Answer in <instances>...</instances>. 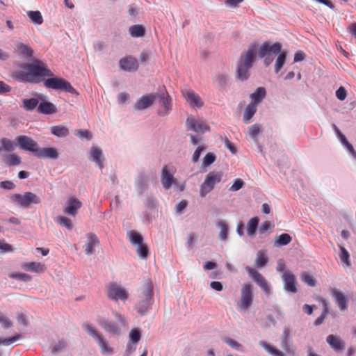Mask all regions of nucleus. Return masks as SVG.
<instances>
[{"instance_id":"14","label":"nucleus","mask_w":356,"mask_h":356,"mask_svg":"<svg viewBox=\"0 0 356 356\" xmlns=\"http://www.w3.org/2000/svg\"><path fill=\"white\" fill-rule=\"evenodd\" d=\"M119 65L121 70L127 72H135L139 67L137 59L131 56L121 58L119 61Z\"/></svg>"},{"instance_id":"2","label":"nucleus","mask_w":356,"mask_h":356,"mask_svg":"<svg viewBox=\"0 0 356 356\" xmlns=\"http://www.w3.org/2000/svg\"><path fill=\"white\" fill-rule=\"evenodd\" d=\"M258 47L256 43H251L248 50L241 54L238 63L236 77L241 80H247L250 76L249 70L252 67V63L254 61Z\"/></svg>"},{"instance_id":"26","label":"nucleus","mask_w":356,"mask_h":356,"mask_svg":"<svg viewBox=\"0 0 356 356\" xmlns=\"http://www.w3.org/2000/svg\"><path fill=\"white\" fill-rule=\"evenodd\" d=\"M99 325L107 332L113 334H120L119 327L114 323L108 319H102L99 322Z\"/></svg>"},{"instance_id":"9","label":"nucleus","mask_w":356,"mask_h":356,"mask_svg":"<svg viewBox=\"0 0 356 356\" xmlns=\"http://www.w3.org/2000/svg\"><path fill=\"white\" fill-rule=\"evenodd\" d=\"M15 141L20 149L31 152L36 154L38 149V143L31 138L27 136H19L16 137Z\"/></svg>"},{"instance_id":"52","label":"nucleus","mask_w":356,"mask_h":356,"mask_svg":"<svg viewBox=\"0 0 356 356\" xmlns=\"http://www.w3.org/2000/svg\"><path fill=\"white\" fill-rule=\"evenodd\" d=\"M281 346L286 353L294 355V350L291 348L289 345V339H282Z\"/></svg>"},{"instance_id":"36","label":"nucleus","mask_w":356,"mask_h":356,"mask_svg":"<svg viewBox=\"0 0 356 356\" xmlns=\"http://www.w3.org/2000/svg\"><path fill=\"white\" fill-rule=\"evenodd\" d=\"M268 261L267 257L264 250H259L257 254L255 265L257 268L264 267Z\"/></svg>"},{"instance_id":"5","label":"nucleus","mask_w":356,"mask_h":356,"mask_svg":"<svg viewBox=\"0 0 356 356\" xmlns=\"http://www.w3.org/2000/svg\"><path fill=\"white\" fill-rule=\"evenodd\" d=\"M222 177L221 172L212 171L209 172L200 186V195L205 197L214 188L215 185L220 183Z\"/></svg>"},{"instance_id":"31","label":"nucleus","mask_w":356,"mask_h":356,"mask_svg":"<svg viewBox=\"0 0 356 356\" xmlns=\"http://www.w3.org/2000/svg\"><path fill=\"white\" fill-rule=\"evenodd\" d=\"M51 133L59 138L65 137L69 134V129L65 126H54L51 128Z\"/></svg>"},{"instance_id":"55","label":"nucleus","mask_w":356,"mask_h":356,"mask_svg":"<svg viewBox=\"0 0 356 356\" xmlns=\"http://www.w3.org/2000/svg\"><path fill=\"white\" fill-rule=\"evenodd\" d=\"M244 186V181L241 179H236L234 184L230 187V191H236L241 189Z\"/></svg>"},{"instance_id":"45","label":"nucleus","mask_w":356,"mask_h":356,"mask_svg":"<svg viewBox=\"0 0 356 356\" xmlns=\"http://www.w3.org/2000/svg\"><path fill=\"white\" fill-rule=\"evenodd\" d=\"M56 222L62 227L67 228L70 230L72 229V223L71 220L65 216H58L56 219Z\"/></svg>"},{"instance_id":"59","label":"nucleus","mask_w":356,"mask_h":356,"mask_svg":"<svg viewBox=\"0 0 356 356\" xmlns=\"http://www.w3.org/2000/svg\"><path fill=\"white\" fill-rule=\"evenodd\" d=\"M113 314L120 325L125 326L127 325L126 319L123 315L116 312H113Z\"/></svg>"},{"instance_id":"17","label":"nucleus","mask_w":356,"mask_h":356,"mask_svg":"<svg viewBox=\"0 0 356 356\" xmlns=\"http://www.w3.org/2000/svg\"><path fill=\"white\" fill-rule=\"evenodd\" d=\"M82 207V203L75 197L68 199L63 212L69 216L74 217L79 209Z\"/></svg>"},{"instance_id":"15","label":"nucleus","mask_w":356,"mask_h":356,"mask_svg":"<svg viewBox=\"0 0 356 356\" xmlns=\"http://www.w3.org/2000/svg\"><path fill=\"white\" fill-rule=\"evenodd\" d=\"M183 96L192 108H201L204 103L200 95L193 90H187L182 92Z\"/></svg>"},{"instance_id":"16","label":"nucleus","mask_w":356,"mask_h":356,"mask_svg":"<svg viewBox=\"0 0 356 356\" xmlns=\"http://www.w3.org/2000/svg\"><path fill=\"white\" fill-rule=\"evenodd\" d=\"M284 289L289 292L296 293V280L295 275L289 270L284 271L282 275Z\"/></svg>"},{"instance_id":"32","label":"nucleus","mask_w":356,"mask_h":356,"mask_svg":"<svg viewBox=\"0 0 356 356\" xmlns=\"http://www.w3.org/2000/svg\"><path fill=\"white\" fill-rule=\"evenodd\" d=\"M27 16L34 24L40 25L43 23V17L40 11H29L27 12Z\"/></svg>"},{"instance_id":"19","label":"nucleus","mask_w":356,"mask_h":356,"mask_svg":"<svg viewBox=\"0 0 356 356\" xmlns=\"http://www.w3.org/2000/svg\"><path fill=\"white\" fill-rule=\"evenodd\" d=\"M157 95L156 94H148L140 97L135 104V108L137 110H144L149 108L156 100Z\"/></svg>"},{"instance_id":"39","label":"nucleus","mask_w":356,"mask_h":356,"mask_svg":"<svg viewBox=\"0 0 356 356\" xmlns=\"http://www.w3.org/2000/svg\"><path fill=\"white\" fill-rule=\"evenodd\" d=\"M5 163L10 166L18 165L21 163V158L15 154H10L6 157Z\"/></svg>"},{"instance_id":"8","label":"nucleus","mask_w":356,"mask_h":356,"mask_svg":"<svg viewBox=\"0 0 356 356\" xmlns=\"http://www.w3.org/2000/svg\"><path fill=\"white\" fill-rule=\"evenodd\" d=\"M12 201L17 203L22 207H29L31 204L40 203V197L31 192H26L24 194H14L10 197Z\"/></svg>"},{"instance_id":"11","label":"nucleus","mask_w":356,"mask_h":356,"mask_svg":"<svg viewBox=\"0 0 356 356\" xmlns=\"http://www.w3.org/2000/svg\"><path fill=\"white\" fill-rule=\"evenodd\" d=\"M246 270L264 292L268 296L270 293V288L266 279L259 272L250 267H246Z\"/></svg>"},{"instance_id":"10","label":"nucleus","mask_w":356,"mask_h":356,"mask_svg":"<svg viewBox=\"0 0 356 356\" xmlns=\"http://www.w3.org/2000/svg\"><path fill=\"white\" fill-rule=\"evenodd\" d=\"M143 298L145 299V306L139 309V313L142 315L147 312L153 303V284L150 281L147 282L144 285Z\"/></svg>"},{"instance_id":"50","label":"nucleus","mask_w":356,"mask_h":356,"mask_svg":"<svg viewBox=\"0 0 356 356\" xmlns=\"http://www.w3.org/2000/svg\"><path fill=\"white\" fill-rule=\"evenodd\" d=\"M129 337H130L131 341L134 343H136L138 342L140 339V331L138 330L137 329L131 330L130 333H129Z\"/></svg>"},{"instance_id":"46","label":"nucleus","mask_w":356,"mask_h":356,"mask_svg":"<svg viewBox=\"0 0 356 356\" xmlns=\"http://www.w3.org/2000/svg\"><path fill=\"white\" fill-rule=\"evenodd\" d=\"M9 277L24 282H28L31 280V277L29 275L23 273H13L10 274Z\"/></svg>"},{"instance_id":"6","label":"nucleus","mask_w":356,"mask_h":356,"mask_svg":"<svg viewBox=\"0 0 356 356\" xmlns=\"http://www.w3.org/2000/svg\"><path fill=\"white\" fill-rule=\"evenodd\" d=\"M106 295L110 300L122 302L127 300L129 293L127 290L116 282L110 283L106 287Z\"/></svg>"},{"instance_id":"40","label":"nucleus","mask_w":356,"mask_h":356,"mask_svg":"<svg viewBox=\"0 0 356 356\" xmlns=\"http://www.w3.org/2000/svg\"><path fill=\"white\" fill-rule=\"evenodd\" d=\"M259 219L257 217L251 218L247 224V232L248 235L252 236L255 234L258 227Z\"/></svg>"},{"instance_id":"24","label":"nucleus","mask_w":356,"mask_h":356,"mask_svg":"<svg viewBox=\"0 0 356 356\" xmlns=\"http://www.w3.org/2000/svg\"><path fill=\"white\" fill-rule=\"evenodd\" d=\"M161 183L165 189L170 188L174 183L172 174L169 172L168 165H164L161 172Z\"/></svg>"},{"instance_id":"27","label":"nucleus","mask_w":356,"mask_h":356,"mask_svg":"<svg viewBox=\"0 0 356 356\" xmlns=\"http://www.w3.org/2000/svg\"><path fill=\"white\" fill-rule=\"evenodd\" d=\"M38 111L42 114L49 115L55 113L57 110L56 107L52 103L43 102L38 105Z\"/></svg>"},{"instance_id":"51","label":"nucleus","mask_w":356,"mask_h":356,"mask_svg":"<svg viewBox=\"0 0 356 356\" xmlns=\"http://www.w3.org/2000/svg\"><path fill=\"white\" fill-rule=\"evenodd\" d=\"M225 341L229 344L232 348L240 350L243 351V348L241 344L238 343L236 341L232 339H226Z\"/></svg>"},{"instance_id":"41","label":"nucleus","mask_w":356,"mask_h":356,"mask_svg":"<svg viewBox=\"0 0 356 356\" xmlns=\"http://www.w3.org/2000/svg\"><path fill=\"white\" fill-rule=\"evenodd\" d=\"M260 344L268 353H269L273 356H284V354L282 351L266 342H261Z\"/></svg>"},{"instance_id":"1","label":"nucleus","mask_w":356,"mask_h":356,"mask_svg":"<svg viewBox=\"0 0 356 356\" xmlns=\"http://www.w3.org/2000/svg\"><path fill=\"white\" fill-rule=\"evenodd\" d=\"M23 68L24 70L14 74L15 79L18 81L36 83L40 81L42 77L48 76L50 78L44 82L47 88L78 95L76 90L67 81L62 78L51 77L54 75L53 73L42 61L35 60L32 63L25 65Z\"/></svg>"},{"instance_id":"29","label":"nucleus","mask_w":356,"mask_h":356,"mask_svg":"<svg viewBox=\"0 0 356 356\" xmlns=\"http://www.w3.org/2000/svg\"><path fill=\"white\" fill-rule=\"evenodd\" d=\"M91 158L90 159L95 162L98 166L102 169L103 168L102 165V150L98 147H92L90 151Z\"/></svg>"},{"instance_id":"56","label":"nucleus","mask_w":356,"mask_h":356,"mask_svg":"<svg viewBox=\"0 0 356 356\" xmlns=\"http://www.w3.org/2000/svg\"><path fill=\"white\" fill-rule=\"evenodd\" d=\"M347 96V92L346 89L341 86L337 91H336V97L338 99L343 101L346 98Z\"/></svg>"},{"instance_id":"12","label":"nucleus","mask_w":356,"mask_h":356,"mask_svg":"<svg viewBox=\"0 0 356 356\" xmlns=\"http://www.w3.org/2000/svg\"><path fill=\"white\" fill-rule=\"evenodd\" d=\"M246 270L264 292L268 296L270 293V288L266 279L259 272L250 267H246Z\"/></svg>"},{"instance_id":"47","label":"nucleus","mask_w":356,"mask_h":356,"mask_svg":"<svg viewBox=\"0 0 356 356\" xmlns=\"http://www.w3.org/2000/svg\"><path fill=\"white\" fill-rule=\"evenodd\" d=\"M17 48H18V50L24 55L26 56H31L33 53V51L32 50V49L24 44H22V43H20L18 46H17Z\"/></svg>"},{"instance_id":"64","label":"nucleus","mask_w":356,"mask_h":356,"mask_svg":"<svg viewBox=\"0 0 356 356\" xmlns=\"http://www.w3.org/2000/svg\"><path fill=\"white\" fill-rule=\"evenodd\" d=\"M305 54L302 51H298L294 55V62H300L305 59Z\"/></svg>"},{"instance_id":"35","label":"nucleus","mask_w":356,"mask_h":356,"mask_svg":"<svg viewBox=\"0 0 356 356\" xmlns=\"http://www.w3.org/2000/svg\"><path fill=\"white\" fill-rule=\"evenodd\" d=\"M130 35L134 38L142 37L145 34V29L142 25H134L129 29Z\"/></svg>"},{"instance_id":"60","label":"nucleus","mask_w":356,"mask_h":356,"mask_svg":"<svg viewBox=\"0 0 356 356\" xmlns=\"http://www.w3.org/2000/svg\"><path fill=\"white\" fill-rule=\"evenodd\" d=\"M77 136L81 138H86L88 140H90L92 138L90 132L88 130H79Z\"/></svg>"},{"instance_id":"13","label":"nucleus","mask_w":356,"mask_h":356,"mask_svg":"<svg viewBox=\"0 0 356 356\" xmlns=\"http://www.w3.org/2000/svg\"><path fill=\"white\" fill-rule=\"evenodd\" d=\"M186 126L188 129L197 133H204L209 131V127L203 121L197 120L193 117H188L186 120Z\"/></svg>"},{"instance_id":"38","label":"nucleus","mask_w":356,"mask_h":356,"mask_svg":"<svg viewBox=\"0 0 356 356\" xmlns=\"http://www.w3.org/2000/svg\"><path fill=\"white\" fill-rule=\"evenodd\" d=\"M2 149L6 152H11L15 150L16 145L14 142L7 138H2L0 140Z\"/></svg>"},{"instance_id":"20","label":"nucleus","mask_w":356,"mask_h":356,"mask_svg":"<svg viewBox=\"0 0 356 356\" xmlns=\"http://www.w3.org/2000/svg\"><path fill=\"white\" fill-rule=\"evenodd\" d=\"M331 296L341 310H345L347 309V298L341 291L336 288L332 289L331 291Z\"/></svg>"},{"instance_id":"28","label":"nucleus","mask_w":356,"mask_h":356,"mask_svg":"<svg viewBox=\"0 0 356 356\" xmlns=\"http://www.w3.org/2000/svg\"><path fill=\"white\" fill-rule=\"evenodd\" d=\"M266 94V89L263 87L258 88L254 92L251 94L250 98L252 102L250 103H254V105L261 102V100L265 97Z\"/></svg>"},{"instance_id":"49","label":"nucleus","mask_w":356,"mask_h":356,"mask_svg":"<svg viewBox=\"0 0 356 356\" xmlns=\"http://www.w3.org/2000/svg\"><path fill=\"white\" fill-rule=\"evenodd\" d=\"M216 160V156L214 154L211 153H208L205 155V156L203 159L202 165L204 167H207L212 164Z\"/></svg>"},{"instance_id":"21","label":"nucleus","mask_w":356,"mask_h":356,"mask_svg":"<svg viewBox=\"0 0 356 356\" xmlns=\"http://www.w3.org/2000/svg\"><path fill=\"white\" fill-rule=\"evenodd\" d=\"M35 156L40 159L49 158L56 159L58 157V153L54 147L40 148L38 147Z\"/></svg>"},{"instance_id":"4","label":"nucleus","mask_w":356,"mask_h":356,"mask_svg":"<svg viewBox=\"0 0 356 356\" xmlns=\"http://www.w3.org/2000/svg\"><path fill=\"white\" fill-rule=\"evenodd\" d=\"M83 329L97 341L102 355H110L113 353V348L109 345L108 341L102 334L98 332L92 325L88 324L83 325Z\"/></svg>"},{"instance_id":"62","label":"nucleus","mask_w":356,"mask_h":356,"mask_svg":"<svg viewBox=\"0 0 356 356\" xmlns=\"http://www.w3.org/2000/svg\"><path fill=\"white\" fill-rule=\"evenodd\" d=\"M203 150H204V147H202V146H199L197 147V149L195 151L193 156V161L194 163H196L199 161L200 156Z\"/></svg>"},{"instance_id":"34","label":"nucleus","mask_w":356,"mask_h":356,"mask_svg":"<svg viewBox=\"0 0 356 356\" xmlns=\"http://www.w3.org/2000/svg\"><path fill=\"white\" fill-rule=\"evenodd\" d=\"M38 100L35 98L24 99L22 100V107L24 110L31 111L36 108Z\"/></svg>"},{"instance_id":"18","label":"nucleus","mask_w":356,"mask_h":356,"mask_svg":"<svg viewBox=\"0 0 356 356\" xmlns=\"http://www.w3.org/2000/svg\"><path fill=\"white\" fill-rule=\"evenodd\" d=\"M156 95L159 98L162 106V109L159 111V113L161 115H165L171 110L172 99L167 92H163Z\"/></svg>"},{"instance_id":"42","label":"nucleus","mask_w":356,"mask_h":356,"mask_svg":"<svg viewBox=\"0 0 356 356\" xmlns=\"http://www.w3.org/2000/svg\"><path fill=\"white\" fill-rule=\"evenodd\" d=\"M301 280L310 286H314L316 284V279L307 272H304L300 276Z\"/></svg>"},{"instance_id":"37","label":"nucleus","mask_w":356,"mask_h":356,"mask_svg":"<svg viewBox=\"0 0 356 356\" xmlns=\"http://www.w3.org/2000/svg\"><path fill=\"white\" fill-rule=\"evenodd\" d=\"M292 238L288 234H282L278 236L275 241V246H284L289 244L291 241Z\"/></svg>"},{"instance_id":"48","label":"nucleus","mask_w":356,"mask_h":356,"mask_svg":"<svg viewBox=\"0 0 356 356\" xmlns=\"http://www.w3.org/2000/svg\"><path fill=\"white\" fill-rule=\"evenodd\" d=\"M22 336L19 334L8 339H0V345L9 346L11 343L15 342L18 339H21Z\"/></svg>"},{"instance_id":"7","label":"nucleus","mask_w":356,"mask_h":356,"mask_svg":"<svg viewBox=\"0 0 356 356\" xmlns=\"http://www.w3.org/2000/svg\"><path fill=\"white\" fill-rule=\"evenodd\" d=\"M253 302L252 286L250 283H244L241 289L240 310H247Z\"/></svg>"},{"instance_id":"61","label":"nucleus","mask_w":356,"mask_h":356,"mask_svg":"<svg viewBox=\"0 0 356 356\" xmlns=\"http://www.w3.org/2000/svg\"><path fill=\"white\" fill-rule=\"evenodd\" d=\"M0 186L4 189L11 190L15 187V185L13 181L7 180L1 181Z\"/></svg>"},{"instance_id":"57","label":"nucleus","mask_w":356,"mask_h":356,"mask_svg":"<svg viewBox=\"0 0 356 356\" xmlns=\"http://www.w3.org/2000/svg\"><path fill=\"white\" fill-rule=\"evenodd\" d=\"M216 82L220 86H224L227 83V76L225 74H218L215 77Z\"/></svg>"},{"instance_id":"25","label":"nucleus","mask_w":356,"mask_h":356,"mask_svg":"<svg viewBox=\"0 0 356 356\" xmlns=\"http://www.w3.org/2000/svg\"><path fill=\"white\" fill-rule=\"evenodd\" d=\"M22 268L26 271L40 273L45 270V265L40 262H28L22 264Z\"/></svg>"},{"instance_id":"33","label":"nucleus","mask_w":356,"mask_h":356,"mask_svg":"<svg viewBox=\"0 0 356 356\" xmlns=\"http://www.w3.org/2000/svg\"><path fill=\"white\" fill-rule=\"evenodd\" d=\"M216 225L220 229L219 238L222 241L227 240L228 236V226L226 222L220 220L216 222Z\"/></svg>"},{"instance_id":"23","label":"nucleus","mask_w":356,"mask_h":356,"mask_svg":"<svg viewBox=\"0 0 356 356\" xmlns=\"http://www.w3.org/2000/svg\"><path fill=\"white\" fill-rule=\"evenodd\" d=\"M99 243L97 236L93 233L87 235V243L85 245V252L88 255L94 252V248Z\"/></svg>"},{"instance_id":"3","label":"nucleus","mask_w":356,"mask_h":356,"mask_svg":"<svg viewBox=\"0 0 356 356\" xmlns=\"http://www.w3.org/2000/svg\"><path fill=\"white\" fill-rule=\"evenodd\" d=\"M282 45L279 42H275L270 44L268 42H264L258 49V56L259 58H264L267 54L273 53L275 54H279L275 64V72H279L282 68L286 58L285 52H281Z\"/></svg>"},{"instance_id":"58","label":"nucleus","mask_w":356,"mask_h":356,"mask_svg":"<svg viewBox=\"0 0 356 356\" xmlns=\"http://www.w3.org/2000/svg\"><path fill=\"white\" fill-rule=\"evenodd\" d=\"M0 250L4 252H9L13 251L11 245L6 243L3 240H0Z\"/></svg>"},{"instance_id":"54","label":"nucleus","mask_w":356,"mask_h":356,"mask_svg":"<svg viewBox=\"0 0 356 356\" xmlns=\"http://www.w3.org/2000/svg\"><path fill=\"white\" fill-rule=\"evenodd\" d=\"M260 131L259 125L254 124L249 127L248 133L252 138H256Z\"/></svg>"},{"instance_id":"53","label":"nucleus","mask_w":356,"mask_h":356,"mask_svg":"<svg viewBox=\"0 0 356 356\" xmlns=\"http://www.w3.org/2000/svg\"><path fill=\"white\" fill-rule=\"evenodd\" d=\"M349 257L350 255L348 252L344 248L341 247L340 259L342 262L345 263L348 266L350 265Z\"/></svg>"},{"instance_id":"63","label":"nucleus","mask_w":356,"mask_h":356,"mask_svg":"<svg viewBox=\"0 0 356 356\" xmlns=\"http://www.w3.org/2000/svg\"><path fill=\"white\" fill-rule=\"evenodd\" d=\"M273 225L270 221L264 222L259 227V232L261 233L266 232Z\"/></svg>"},{"instance_id":"22","label":"nucleus","mask_w":356,"mask_h":356,"mask_svg":"<svg viewBox=\"0 0 356 356\" xmlns=\"http://www.w3.org/2000/svg\"><path fill=\"white\" fill-rule=\"evenodd\" d=\"M326 341L336 352L342 350L345 347V343L340 339V337L333 334L328 335L327 337Z\"/></svg>"},{"instance_id":"44","label":"nucleus","mask_w":356,"mask_h":356,"mask_svg":"<svg viewBox=\"0 0 356 356\" xmlns=\"http://www.w3.org/2000/svg\"><path fill=\"white\" fill-rule=\"evenodd\" d=\"M136 252L140 257L146 259L149 254V249L146 244L142 243L138 245Z\"/></svg>"},{"instance_id":"30","label":"nucleus","mask_w":356,"mask_h":356,"mask_svg":"<svg viewBox=\"0 0 356 356\" xmlns=\"http://www.w3.org/2000/svg\"><path fill=\"white\" fill-rule=\"evenodd\" d=\"M257 112V106L254 103H250L244 110L243 121L248 123Z\"/></svg>"},{"instance_id":"43","label":"nucleus","mask_w":356,"mask_h":356,"mask_svg":"<svg viewBox=\"0 0 356 356\" xmlns=\"http://www.w3.org/2000/svg\"><path fill=\"white\" fill-rule=\"evenodd\" d=\"M129 240L134 245H139L143 243V236L135 231H131L129 233Z\"/></svg>"}]
</instances>
